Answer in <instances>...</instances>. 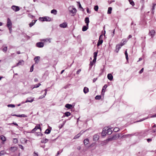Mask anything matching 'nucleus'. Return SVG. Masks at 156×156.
Here are the masks:
<instances>
[{
    "label": "nucleus",
    "instance_id": "f257e3e1",
    "mask_svg": "<svg viewBox=\"0 0 156 156\" xmlns=\"http://www.w3.org/2000/svg\"><path fill=\"white\" fill-rule=\"evenodd\" d=\"M120 136L119 134H116L115 135L113 136L112 137L107 139L106 140L107 141H110L113 140H116L118 139L119 137Z\"/></svg>",
    "mask_w": 156,
    "mask_h": 156
},
{
    "label": "nucleus",
    "instance_id": "f03ea898",
    "mask_svg": "<svg viewBox=\"0 0 156 156\" xmlns=\"http://www.w3.org/2000/svg\"><path fill=\"white\" fill-rule=\"evenodd\" d=\"M148 130H143L140 132L137 133H139L138 136H141V137H144L147 134V132Z\"/></svg>",
    "mask_w": 156,
    "mask_h": 156
},
{
    "label": "nucleus",
    "instance_id": "7ed1b4c3",
    "mask_svg": "<svg viewBox=\"0 0 156 156\" xmlns=\"http://www.w3.org/2000/svg\"><path fill=\"white\" fill-rule=\"evenodd\" d=\"M39 19H41V20L42 21H51V18L48 16H44L43 17H41Z\"/></svg>",
    "mask_w": 156,
    "mask_h": 156
},
{
    "label": "nucleus",
    "instance_id": "20e7f679",
    "mask_svg": "<svg viewBox=\"0 0 156 156\" xmlns=\"http://www.w3.org/2000/svg\"><path fill=\"white\" fill-rule=\"evenodd\" d=\"M69 12L73 14H75L76 12V8H73V7H70L69 8Z\"/></svg>",
    "mask_w": 156,
    "mask_h": 156
},
{
    "label": "nucleus",
    "instance_id": "39448f33",
    "mask_svg": "<svg viewBox=\"0 0 156 156\" xmlns=\"http://www.w3.org/2000/svg\"><path fill=\"white\" fill-rule=\"evenodd\" d=\"M6 26L7 27H12V23L10 19L9 18H8L7 19V23Z\"/></svg>",
    "mask_w": 156,
    "mask_h": 156
},
{
    "label": "nucleus",
    "instance_id": "423d86ee",
    "mask_svg": "<svg viewBox=\"0 0 156 156\" xmlns=\"http://www.w3.org/2000/svg\"><path fill=\"white\" fill-rule=\"evenodd\" d=\"M11 9L15 12H17L20 10V8L19 6L14 5L12 6Z\"/></svg>",
    "mask_w": 156,
    "mask_h": 156
},
{
    "label": "nucleus",
    "instance_id": "0eeeda50",
    "mask_svg": "<svg viewBox=\"0 0 156 156\" xmlns=\"http://www.w3.org/2000/svg\"><path fill=\"white\" fill-rule=\"evenodd\" d=\"M36 46L38 48H42L44 46V44L42 42H38L36 43Z\"/></svg>",
    "mask_w": 156,
    "mask_h": 156
},
{
    "label": "nucleus",
    "instance_id": "6e6552de",
    "mask_svg": "<svg viewBox=\"0 0 156 156\" xmlns=\"http://www.w3.org/2000/svg\"><path fill=\"white\" fill-rule=\"evenodd\" d=\"M34 98H32V97H30L29 98H28L27 100H26L25 102H23L22 103H27V102H32L33 101H34Z\"/></svg>",
    "mask_w": 156,
    "mask_h": 156
},
{
    "label": "nucleus",
    "instance_id": "1a4fd4ad",
    "mask_svg": "<svg viewBox=\"0 0 156 156\" xmlns=\"http://www.w3.org/2000/svg\"><path fill=\"white\" fill-rule=\"evenodd\" d=\"M98 51H95L94 53V58L92 62L93 63H95L96 62L97 57V56Z\"/></svg>",
    "mask_w": 156,
    "mask_h": 156
},
{
    "label": "nucleus",
    "instance_id": "9d476101",
    "mask_svg": "<svg viewBox=\"0 0 156 156\" xmlns=\"http://www.w3.org/2000/svg\"><path fill=\"white\" fill-rule=\"evenodd\" d=\"M24 62L23 60H20V61L18 63L16 64V66H14L12 68L15 67L16 66H18L20 65L23 66L24 65Z\"/></svg>",
    "mask_w": 156,
    "mask_h": 156
},
{
    "label": "nucleus",
    "instance_id": "9b49d317",
    "mask_svg": "<svg viewBox=\"0 0 156 156\" xmlns=\"http://www.w3.org/2000/svg\"><path fill=\"white\" fill-rule=\"evenodd\" d=\"M99 136L98 134H96L93 136V140L94 141H97L99 139Z\"/></svg>",
    "mask_w": 156,
    "mask_h": 156
},
{
    "label": "nucleus",
    "instance_id": "f8f14e48",
    "mask_svg": "<svg viewBox=\"0 0 156 156\" xmlns=\"http://www.w3.org/2000/svg\"><path fill=\"white\" fill-rule=\"evenodd\" d=\"M107 134V133L106 129L105 128H104L101 132L102 136H103V137L105 136Z\"/></svg>",
    "mask_w": 156,
    "mask_h": 156
},
{
    "label": "nucleus",
    "instance_id": "ddd939ff",
    "mask_svg": "<svg viewBox=\"0 0 156 156\" xmlns=\"http://www.w3.org/2000/svg\"><path fill=\"white\" fill-rule=\"evenodd\" d=\"M155 33V31L154 30H151L149 31V34L151 36V37H153L154 36Z\"/></svg>",
    "mask_w": 156,
    "mask_h": 156
},
{
    "label": "nucleus",
    "instance_id": "4468645a",
    "mask_svg": "<svg viewBox=\"0 0 156 156\" xmlns=\"http://www.w3.org/2000/svg\"><path fill=\"white\" fill-rule=\"evenodd\" d=\"M84 132V131L82 132L81 131L80 133L76 135L74 137V139H77Z\"/></svg>",
    "mask_w": 156,
    "mask_h": 156
},
{
    "label": "nucleus",
    "instance_id": "2eb2a0df",
    "mask_svg": "<svg viewBox=\"0 0 156 156\" xmlns=\"http://www.w3.org/2000/svg\"><path fill=\"white\" fill-rule=\"evenodd\" d=\"M67 25V23L66 22H64L63 23L59 25L60 27L62 28H66V27Z\"/></svg>",
    "mask_w": 156,
    "mask_h": 156
},
{
    "label": "nucleus",
    "instance_id": "dca6fc26",
    "mask_svg": "<svg viewBox=\"0 0 156 156\" xmlns=\"http://www.w3.org/2000/svg\"><path fill=\"white\" fill-rule=\"evenodd\" d=\"M51 38H46V39H41V41H44V42L48 41L49 43H50L51 42Z\"/></svg>",
    "mask_w": 156,
    "mask_h": 156
},
{
    "label": "nucleus",
    "instance_id": "f3484780",
    "mask_svg": "<svg viewBox=\"0 0 156 156\" xmlns=\"http://www.w3.org/2000/svg\"><path fill=\"white\" fill-rule=\"evenodd\" d=\"M40 56H36L34 58V60L35 63H38L40 61Z\"/></svg>",
    "mask_w": 156,
    "mask_h": 156
},
{
    "label": "nucleus",
    "instance_id": "a211bd4d",
    "mask_svg": "<svg viewBox=\"0 0 156 156\" xmlns=\"http://www.w3.org/2000/svg\"><path fill=\"white\" fill-rule=\"evenodd\" d=\"M107 77L108 79L110 81H112L113 79V76L111 73H109L108 74Z\"/></svg>",
    "mask_w": 156,
    "mask_h": 156
},
{
    "label": "nucleus",
    "instance_id": "6ab92c4d",
    "mask_svg": "<svg viewBox=\"0 0 156 156\" xmlns=\"http://www.w3.org/2000/svg\"><path fill=\"white\" fill-rule=\"evenodd\" d=\"M139 133H135L131 134H128L126 135V136H129V137H132L133 136H138Z\"/></svg>",
    "mask_w": 156,
    "mask_h": 156
},
{
    "label": "nucleus",
    "instance_id": "aec40b11",
    "mask_svg": "<svg viewBox=\"0 0 156 156\" xmlns=\"http://www.w3.org/2000/svg\"><path fill=\"white\" fill-rule=\"evenodd\" d=\"M49 129H47L44 132L45 134H49L50 133L51 131V127L49 126Z\"/></svg>",
    "mask_w": 156,
    "mask_h": 156
},
{
    "label": "nucleus",
    "instance_id": "412c9836",
    "mask_svg": "<svg viewBox=\"0 0 156 156\" xmlns=\"http://www.w3.org/2000/svg\"><path fill=\"white\" fill-rule=\"evenodd\" d=\"M106 129L107 134L108 135H111L112 133V129L110 128L108 129V128H106Z\"/></svg>",
    "mask_w": 156,
    "mask_h": 156
},
{
    "label": "nucleus",
    "instance_id": "4be33fe9",
    "mask_svg": "<svg viewBox=\"0 0 156 156\" xmlns=\"http://www.w3.org/2000/svg\"><path fill=\"white\" fill-rule=\"evenodd\" d=\"M17 149V148L16 147H11L9 148V150L12 151L14 152L16 151Z\"/></svg>",
    "mask_w": 156,
    "mask_h": 156
},
{
    "label": "nucleus",
    "instance_id": "5701e85b",
    "mask_svg": "<svg viewBox=\"0 0 156 156\" xmlns=\"http://www.w3.org/2000/svg\"><path fill=\"white\" fill-rule=\"evenodd\" d=\"M141 46L142 49L143 50H144V48L145 46V40H144L143 42L141 44Z\"/></svg>",
    "mask_w": 156,
    "mask_h": 156
},
{
    "label": "nucleus",
    "instance_id": "b1692460",
    "mask_svg": "<svg viewBox=\"0 0 156 156\" xmlns=\"http://www.w3.org/2000/svg\"><path fill=\"white\" fill-rule=\"evenodd\" d=\"M84 21L85 23L87 24V26L88 27L89 23L90 22L89 18L87 17H86Z\"/></svg>",
    "mask_w": 156,
    "mask_h": 156
},
{
    "label": "nucleus",
    "instance_id": "393cba45",
    "mask_svg": "<svg viewBox=\"0 0 156 156\" xmlns=\"http://www.w3.org/2000/svg\"><path fill=\"white\" fill-rule=\"evenodd\" d=\"M37 21V20H32V22L29 24L30 27H31L33 26Z\"/></svg>",
    "mask_w": 156,
    "mask_h": 156
},
{
    "label": "nucleus",
    "instance_id": "a878e982",
    "mask_svg": "<svg viewBox=\"0 0 156 156\" xmlns=\"http://www.w3.org/2000/svg\"><path fill=\"white\" fill-rule=\"evenodd\" d=\"M84 144L85 145H87L89 143V140L88 139H86L84 140Z\"/></svg>",
    "mask_w": 156,
    "mask_h": 156
},
{
    "label": "nucleus",
    "instance_id": "bb28decb",
    "mask_svg": "<svg viewBox=\"0 0 156 156\" xmlns=\"http://www.w3.org/2000/svg\"><path fill=\"white\" fill-rule=\"evenodd\" d=\"M65 107L68 109H71L72 107V105L71 104H67L66 105Z\"/></svg>",
    "mask_w": 156,
    "mask_h": 156
},
{
    "label": "nucleus",
    "instance_id": "cd10ccee",
    "mask_svg": "<svg viewBox=\"0 0 156 156\" xmlns=\"http://www.w3.org/2000/svg\"><path fill=\"white\" fill-rule=\"evenodd\" d=\"M103 42V40L102 39H101V40H99L97 44V46H99L100 44L102 43Z\"/></svg>",
    "mask_w": 156,
    "mask_h": 156
},
{
    "label": "nucleus",
    "instance_id": "c85d7f7f",
    "mask_svg": "<svg viewBox=\"0 0 156 156\" xmlns=\"http://www.w3.org/2000/svg\"><path fill=\"white\" fill-rule=\"evenodd\" d=\"M88 28V27L87 26H84L82 27V30L83 31H85L87 30Z\"/></svg>",
    "mask_w": 156,
    "mask_h": 156
},
{
    "label": "nucleus",
    "instance_id": "c756f323",
    "mask_svg": "<svg viewBox=\"0 0 156 156\" xmlns=\"http://www.w3.org/2000/svg\"><path fill=\"white\" fill-rule=\"evenodd\" d=\"M89 91V89L86 87H85L83 89V92L85 94L87 93Z\"/></svg>",
    "mask_w": 156,
    "mask_h": 156
},
{
    "label": "nucleus",
    "instance_id": "7c9ffc66",
    "mask_svg": "<svg viewBox=\"0 0 156 156\" xmlns=\"http://www.w3.org/2000/svg\"><path fill=\"white\" fill-rule=\"evenodd\" d=\"M51 13L53 14L54 15H56L57 13V11L56 10L53 9L51 11Z\"/></svg>",
    "mask_w": 156,
    "mask_h": 156
},
{
    "label": "nucleus",
    "instance_id": "2f4dec72",
    "mask_svg": "<svg viewBox=\"0 0 156 156\" xmlns=\"http://www.w3.org/2000/svg\"><path fill=\"white\" fill-rule=\"evenodd\" d=\"M112 8L111 7H109L108 9L107 13L108 14H111L112 13Z\"/></svg>",
    "mask_w": 156,
    "mask_h": 156
},
{
    "label": "nucleus",
    "instance_id": "473e14b6",
    "mask_svg": "<svg viewBox=\"0 0 156 156\" xmlns=\"http://www.w3.org/2000/svg\"><path fill=\"white\" fill-rule=\"evenodd\" d=\"M48 141V139L46 138H45V139L41 140V143H42L45 144V143H46Z\"/></svg>",
    "mask_w": 156,
    "mask_h": 156
},
{
    "label": "nucleus",
    "instance_id": "72a5a7b5",
    "mask_svg": "<svg viewBox=\"0 0 156 156\" xmlns=\"http://www.w3.org/2000/svg\"><path fill=\"white\" fill-rule=\"evenodd\" d=\"M108 86L107 84H105L104 85L102 88V92H105V90L107 88Z\"/></svg>",
    "mask_w": 156,
    "mask_h": 156
},
{
    "label": "nucleus",
    "instance_id": "f704fd0d",
    "mask_svg": "<svg viewBox=\"0 0 156 156\" xmlns=\"http://www.w3.org/2000/svg\"><path fill=\"white\" fill-rule=\"evenodd\" d=\"M156 5V3H153V6H152V12H153V13L154 12V9H155V6Z\"/></svg>",
    "mask_w": 156,
    "mask_h": 156
},
{
    "label": "nucleus",
    "instance_id": "c9c22d12",
    "mask_svg": "<svg viewBox=\"0 0 156 156\" xmlns=\"http://www.w3.org/2000/svg\"><path fill=\"white\" fill-rule=\"evenodd\" d=\"M0 139L3 141H5L6 140L5 137L3 136H1Z\"/></svg>",
    "mask_w": 156,
    "mask_h": 156
},
{
    "label": "nucleus",
    "instance_id": "e433bc0d",
    "mask_svg": "<svg viewBox=\"0 0 156 156\" xmlns=\"http://www.w3.org/2000/svg\"><path fill=\"white\" fill-rule=\"evenodd\" d=\"M77 2L78 3V5L79 6V7L81 9H82V11L84 10L83 9L80 3V2Z\"/></svg>",
    "mask_w": 156,
    "mask_h": 156
},
{
    "label": "nucleus",
    "instance_id": "4c0bfd02",
    "mask_svg": "<svg viewBox=\"0 0 156 156\" xmlns=\"http://www.w3.org/2000/svg\"><path fill=\"white\" fill-rule=\"evenodd\" d=\"M130 4L132 5L133 6H134L135 5L133 1H132V0H128Z\"/></svg>",
    "mask_w": 156,
    "mask_h": 156
},
{
    "label": "nucleus",
    "instance_id": "58836bf2",
    "mask_svg": "<svg viewBox=\"0 0 156 156\" xmlns=\"http://www.w3.org/2000/svg\"><path fill=\"white\" fill-rule=\"evenodd\" d=\"M122 46L120 44H118L116 45V48H118V49L119 50Z\"/></svg>",
    "mask_w": 156,
    "mask_h": 156
},
{
    "label": "nucleus",
    "instance_id": "ea45409f",
    "mask_svg": "<svg viewBox=\"0 0 156 156\" xmlns=\"http://www.w3.org/2000/svg\"><path fill=\"white\" fill-rule=\"evenodd\" d=\"M41 85V84L40 83L37 84H35V85H34V87H33V88H38Z\"/></svg>",
    "mask_w": 156,
    "mask_h": 156
},
{
    "label": "nucleus",
    "instance_id": "a19ab883",
    "mask_svg": "<svg viewBox=\"0 0 156 156\" xmlns=\"http://www.w3.org/2000/svg\"><path fill=\"white\" fill-rule=\"evenodd\" d=\"M125 55H126V60L127 61H128V60L129 58H128V53H127V51L126 50L125 51Z\"/></svg>",
    "mask_w": 156,
    "mask_h": 156
},
{
    "label": "nucleus",
    "instance_id": "79ce46f5",
    "mask_svg": "<svg viewBox=\"0 0 156 156\" xmlns=\"http://www.w3.org/2000/svg\"><path fill=\"white\" fill-rule=\"evenodd\" d=\"M27 116L24 114L18 115V117H27Z\"/></svg>",
    "mask_w": 156,
    "mask_h": 156
},
{
    "label": "nucleus",
    "instance_id": "37998d69",
    "mask_svg": "<svg viewBox=\"0 0 156 156\" xmlns=\"http://www.w3.org/2000/svg\"><path fill=\"white\" fill-rule=\"evenodd\" d=\"M64 114H65V116H66L67 117H68V116L70 115H71L70 113L69 112H66L64 113Z\"/></svg>",
    "mask_w": 156,
    "mask_h": 156
},
{
    "label": "nucleus",
    "instance_id": "c03bdc74",
    "mask_svg": "<svg viewBox=\"0 0 156 156\" xmlns=\"http://www.w3.org/2000/svg\"><path fill=\"white\" fill-rule=\"evenodd\" d=\"M36 130H37L35 128H34V129H32L30 132H27V133H34Z\"/></svg>",
    "mask_w": 156,
    "mask_h": 156
},
{
    "label": "nucleus",
    "instance_id": "a18cd8bd",
    "mask_svg": "<svg viewBox=\"0 0 156 156\" xmlns=\"http://www.w3.org/2000/svg\"><path fill=\"white\" fill-rule=\"evenodd\" d=\"M101 98V95H97L95 97V99L96 100H100Z\"/></svg>",
    "mask_w": 156,
    "mask_h": 156
},
{
    "label": "nucleus",
    "instance_id": "49530a36",
    "mask_svg": "<svg viewBox=\"0 0 156 156\" xmlns=\"http://www.w3.org/2000/svg\"><path fill=\"white\" fill-rule=\"evenodd\" d=\"M65 124V122H63L62 124H60L59 126V129H60L62 128L63 127V126Z\"/></svg>",
    "mask_w": 156,
    "mask_h": 156
},
{
    "label": "nucleus",
    "instance_id": "de8ad7c7",
    "mask_svg": "<svg viewBox=\"0 0 156 156\" xmlns=\"http://www.w3.org/2000/svg\"><path fill=\"white\" fill-rule=\"evenodd\" d=\"M7 106L9 107L14 108L15 107V105L13 104H9Z\"/></svg>",
    "mask_w": 156,
    "mask_h": 156
},
{
    "label": "nucleus",
    "instance_id": "09e8293b",
    "mask_svg": "<svg viewBox=\"0 0 156 156\" xmlns=\"http://www.w3.org/2000/svg\"><path fill=\"white\" fill-rule=\"evenodd\" d=\"M7 50V46H6L3 48L2 49V51L5 52H6Z\"/></svg>",
    "mask_w": 156,
    "mask_h": 156
},
{
    "label": "nucleus",
    "instance_id": "8fccbe9b",
    "mask_svg": "<svg viewBox=\"0 0 156 156\" xmlns=\"http://www.w3.org/2000/svg\"><path fill=\"white\" fill-rule=\"evenodd\" d=\"M94 9L95 11H98V5H97L94 6Z\"/></svg>",
    "mask_w": 156,
    "mask_h": 156
},
{
    "label": "nucleus",
    "instance_id": "3c124183",
    "mask_svg": "<svg viewBox=\"0 0 156 156\" xmlns=\"http://www.w3.org/2000/svg\"><path fill=\"white\" fill-rule=\"evenodd\" d=\"M12 124L14 125H15L16 126H18V124L17 123H16V122H13L12 123H9L8 124V125H12Z\"/></svg>",
    "mask_w": 156,
    "mask_h": 156
},
{
    "label": "nucleus",
    "instance_id": "603ef678",
    "mask_svg": "<svg viewBox=\"0 0 156 156\" xmlns=\"http://www.w3.org/2000/svg\"><path fill=\"white\" fill-rule=\"evenodd\" d=\"M114 131L115 132H117L119 130V129L118 128H115L114 129Z\"/></svg>",
    "mask_w": 156,
    "mask_h": 156
},
{
    "label": "nucleus",
    "instance_id": "864d4df0",
    "mask_svg": "<svg viewBox=\"0 0 156 156\" xmlns=\"http://www.w3.org/2000/svg\"><path fill=\"white\" fill-rule=\"evenodd\" d=\"M43 135V134L42 133H41V132H39L37 133V136H42Z\"/></svg>",
    "mask_w": 156,
    "mask_h": 156
},
{
    "label": "nucleus",
    "instance_id": "5fc2aeb1",
    "mask_svg": "<svg viewBox=\"0 0 156 156\" xmlns=\"http://www.w3.org/2000/svg\"><path fill=\"white\" fill-rule=\"evenodd\" d=\"M35 128L36 130L38 129H41L40 126L39 125L36 126Z\"/></svg>",
    "mask_w": 156,
    "mask_h": 156
},
{
    "label": "nucleus",
    "instance_id": "6e6d98bb",
    "mask_svg": "<svg viewBox=\"0 0 156 156\" xmlns=\"http://www.w3.org/2000/svg\"><path fill=\"white\" fill-rule=\"evenodd\" d=\"M34 69V65H32V66H31L30 70V72H32L33 71Z\"/></svg>",
    "mask_w": 156,
    "mask_h": 156
},
{
    "label": "nucleus",
    "instance_id": "4d7b16f0",
    "mask_svg": "<svg viewBox=\"0 0 156 156\" xmlns=\"http://www.w3.org/2000/svg\"><path fill=\"white\" fill-rule=\"evenodd\" d=\"M126 41H123V42H121L120 44L122 46L126 43Z\"/></svg>",
    "mask_w": 156,
    "mask_h": 156
},
{
    "label": "nucleus",
    "instance_id": "13d9d810",
    "mask_svg": "<svg viewBox=\"0 0 156 156\" xmlns=\"http://www.w3.org/2000/svg\"><path fill=\"white\" fill-rule=\"evenodd\" d=\"M13 142L15 144L17 143V140L16 138H14L13 140Z\"/></svg>",
    "mask_w": 156,
    "mask_h": 156
},
{
    "label": "nucleus",
    "instance_id": "bf43d9fd",
    "mask_svg": "<svg viewBox=\"0 0 156 156\" xmlns=\"http://www.w3.org/2000/svg\"><path fill=\"white\" fill-rule=\"evenodd\" d=\"M44 91H45V93H44V96H45L47 94V91H48L47 89H44Z\"/></svg>",
    "mask_w": 156,
    "mask_h": 156
},
{
    "label": "nucleus",
    "instance_id": "052dcab7",
    "mask_svg": "<svg viewBox=\"0 0 156 156\" xmlns=\"http://www.w3.org/2000/svg\"><path fill=\"white\" fill-rule=\"evenodd\" d=\"M45 96H44V95L43 94L42 96H41L39 97V99H41L44 98Z\"/></svg>",
    "mask_w": 156,
    "mask_h": 156
},
{
    "label": "nucleus",
    "instance_id": "680f3d73",
    "mask_svg": "<svg viewBox=\"0 0 156 156\" xmlns=\"http://www.w3.org/2000/svg\"><path fill=\"white\" fill-rule=\"evenodd\" d=\"M94 65V63L92 62H90V65L91 67L92 66Z\"/></svg>",
    "mask_w": 156,
    "mask_h": 156
},
{
    "label": "nucleus",
    "instance_id": "e2e57ef3",
    "mask_svg": "<svg viewBox=\"0 0 156 156\" xmlns=\"http://www.w3.org/2000/svg\"><path fill=\"white\" fill-rule=\"evenodd\" d=\"M34 156H38V153L34 152Z\"/></svg>",
    "mask_w": 156,
    "mask_h": 156
},
{
    "label": "nucleus",
    "instance_id": "0e129e2a",
    "mask_svg": "<svg viewBox=\"0 0 156 156\" xmlns=\"http://www.w3.org/2000/svg\"><path fill=\"white\" fill-rule=\"evenodd\" d=\"M81 69H78L76 72V73L77 74H78L80 73L81 72Z\"/></svg>",
    "mask_w": 156,
    "mask_h": 156
},
{
    "label": "nucleus",
    "instance_id": "69168bd1",
    "mask_svg": "<svg viewBox=\"0 0 156 156\" xmlns=\"http://www.w3.org/2000/svg\"><path fill=\"white\" fill-rule=\"evenodd\" d=\"M144 71V68H142L140 71L139 73H142Z\"/></svg>",
    "mask_w": 156,
    "mask_h": 156
},
{
    "label": "nucleus",
    "instance_id": "338daca9",
    "mask_svg": "<svg viewBox=\"0 0 156 156\" xmlns=\"http://www.w3.org/2000/svg\"><path fill=\"white\" fill-rule=\"evenodd\" d=\"M147 141L149 143L152 141V139L151 138H149L147 139Z\"/></svg>",
    "mask_w": 156,
    "mask_h": 156
},
{
    "label": "nucleus",
    "instance_id": "774afa93",
    "mask_svg": "<svg viewBox=\"0 0 156 156\" xmlns=\"http://www.w3.org/2000/svg\"><path fill=\"white\" fill-rule=\"evenodd\" d=\"M97 79H98L97 78H94L93 79V82L94 83L96 81V80H97Z\"/></svg>",
    "mask_w": 156,
    "mask_h": 156
}]
</instances>
